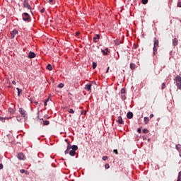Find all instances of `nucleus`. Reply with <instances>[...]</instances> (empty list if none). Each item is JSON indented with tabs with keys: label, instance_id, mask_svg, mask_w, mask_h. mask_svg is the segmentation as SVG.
<instances>
[{
	"label": "nucleus",
	"instance_id": "obj_1",
	"mask_svg": "<svg viewBox=\"0 0 181 181\" xmlns=\"http://www.w3.org/2000/svg\"><path fill=\"white\" fill-rule=\"evenodd\" d=\"M23 21L24 22H30V16H29V13H23L22 14Z\"/></svg>",
	"mask_w": 181,
	"mask_h": 181
},
{
	"label": "nucleus",
	"instance_id": "obj_2",
	"mask_svg": "<svg viewBox=\"0 0 181 181\" xmlns=\"http://www.w3.org/2000/svg\"><path fill=\"white\" fill-rule=\"evenodd\" d=\"M23 5V8H27V9H29L32 13V7H30L28 0H24Z\"/></svg>",
	"mask_w": 181,
	"mask_h": 181
},
{
	"label": "nucleus",
	"instance_id": "obj_3",
	"mask_svg": "<svg viewBox=\"0 0 181 181\" xmlns=\"http://www.w3.org/2000/svg\"><path fill=\"white\" fill-rule=\"evenodd\" d=\"M175 81H176V86L177 88L180 89L181 88V77L180 76H177L175 77Z\"/></svg>",
	"mask_w": 181,
	"mask_h": 181
},
{
	"label": "nucleus",
	"instance_id": "obj_4",
	"mask_svg": "<svg viewBox=\"0 0 181 181\" xmlns=\"http://www.w3.org/2000/svg\"><path fill=\"white\" fill-rule=\"evenodd\" d=\"M19 112L21 115L23 116V117L25 118V119H28V114H26V111L25 110H23V108H20L19 109Z\"/></svg>",
	"mask_w": 181,
	"mask_h": 181
},
{
	"label": "nucleus",
	"instance_id": "obj_5",
	"mask_svg": "<svg viewBox=\"0 0 181 181\" xmlns=\"http://www.w3.org/2000/svg\"><path fill=\"white\" fill-rule=\"evenodd\" d=\"M101 52L103 56H108V54H110V49H108V48H105V49H101Z\"/></svg>",
	"mask_w": 181,
	"mask_h": 181
},
{
	"label": "nucleus",
	"instance_id": "obj_6",
	"mask_svg": "<svg viewBox=\"0 0 181 181\" xmlns=\"http://www.w3.org/2000/svg\"><path fill=\"white\" fill-rule=\"evenodd\" d=\"M36 57V54L30 51L28 54V59H35Z\"/></svg>",
	"mask_w": 181,
	"mask_h": 181
},
{
	"label": "nucleus",
	"instance_id": "obj_7",
	"mask_svg": "<svg viewBox=\"0 0 181 181\" xmlns=\"http://www.w3.org/2000/svg\"><path fill=\"white\" fill-rule=\"evenodd\" d=\"M17 158L18 159H19V160H23V158H25V155H23V153H18L17 155Z\"/></svg>",
	"mask_w": 181,
	"mask_h": 181
},
{
	"label": "nucleus",
	"instance_id": "obj_8",
	"mask_svg": "<svg viewBox=\"0 0 181 181\" xmlns=\"http://www.w3.org/2000/svg\"><path fill=\"white\" fill-rule=\"evenodd\" d=\"M18 30L16 29H14L11 33V39H13V37H15V35H18Z\"/></svg>",
	"mask_w": 181,
	"mask_h": 181
},
{
	"label": "nucleus",
	"instance_id": "obj_9",
	"mask_svg": "<svg viewBox=\"0 0 181 181\" xmlns=\"http://www.w3.org/2000/svg\"><path fill=\"white\" fill-rule=\"evenodd\" d=\"M92 86H93V85L91 83L86 84L85 86V90H87V91H91V87Z\"/></svg>",
	"mask_w": 181,
	"mask_h": 181
},
{
	"label": "nucleus",
	"instance_id": "obj_10",
	"mask_svg": "<svg viewBox=\"0 0 181 181\" xmlns=\"http://www.w3.org/2000/svg\"><path fill=\"white\" fill-rule=\"evenodd\" d=\"M127 117L129 119H131L134 118V113H132V112H127Z\"/></svg>",
	"mask_w": 181,
	"mask_h": 181
},
{
	"label": "nucleus",
	"instance_id": "obj_11",
	"mask_svg": "<svg viewBox=\"0 0 181 181\" xmlns=\"http://www.w3.org/2000/svg\"><path fill=\"white\" fill-rule=\"evenodd\" d=\"M117 122H118V124H124V120L122 119V117L119 116L118 119L117 120Z\"/></svg>",
	"mask_w": 181,
	"mask_h": 181
},
{
	"label": "nucleus",
	"instance_id": "obj_12",
	"mask_svg": "<svg viewBox=\"0 0 181 181\" xmlns=\"http://www.w3.org/2000/svg\"><path fill=\"white\" fill-rule=\"evenodd\" d=\"M98 39H100V34H96L95 35V37H93V42L95 43H97V42H98V41H97V40H98Z\"/></svg>",
	"mask_w": 181,
	"mask_h": 181
},
{
	"label": "nucleus",
	"instance_id": "obj_13",
	"mask_svg": "<svg viewBox=\"0 0 181 181\" xmlns=\"http://www.w3.org/2000/svg\"><path fill=\"white\" fill-rule=\"evenodd\" d=\"M178 44H179V40H177V38H173V46H177Z\"/></svg>",
	"mask_w": 181,
	"mask_h": 181
},
{
	"label": "nucleus",
	"instance_id": "obj_14",
	"mask_svg": "<svg viewBox=\"0 0 181 181\" xmlns=\"http://www.w3.org/2000/svg\"><path fill=\"white\" fill-rule=\"evenodd\" d=\"M41 119L42 121L43 125H49V124H50V122H49V120H44L43 119Z\"/></svg>",
	"mask_w": 181,
	"mask_h": 181
},
{
	"label": "nucleus",
	"instance_id": "obj_15",
	"mask_svg": "<svg viewBox=\"0 0 181 181\" xmlns=\"http://www.w3.org/2000/svg\"><path fill=\"white\" fill-rule=\"evenodd\" d=\"M155 40H154V46L156 47H158V46H159V40H156V38H154Z\"/></svg>",
	"mask_w": 181,
	"mask_h": 181
},
{
	"label": "nucleus",
	"instance_id": "obj_16",
	"mask_svg": "<svg viewBox=\"0 0 181 181\" xmlns=\"http://www.w3.org/2000/svg\"><path fill=\"white\" fill-rule=\"evenodd\" d=\"M70 156H76V151L74 150H71L69 151Z\"/></svg>",
	"mask_w": 181,
	"mask_h": 181
},
{
	"label": "nucleus",
	"instance_id": "obj_17",
	"mask_svg": "<svg viewBox=\"0 0 181 181\" xmlns=\"http://www.w3.org/2000/svg\"><path fill=\"white\" fill-rule=\"evenodd\" d=\"M135 67H136V65L134 63L130 64V69L131 70H135Z\"/></svg>",
	"mask_w": 181,
	"mask_h": 181
},
{
	"label": "nucleus",
	"instance_id": "obj_18",
	"mask_svg": "<svg viewBox=\"0 0 181 181\" xmlns=\"http://www.w3.org/2000/svg\"><path fill=\"white\" fill-rule=\"evenodd\" d=\"M47 70H49V71H52L53 70V67L52 66V64H49L47 66Z\"/></svg>",
	"mask_w": 181,
	"mask_h": 181
},
{
	"label": "nucleus",
	"instance_id": "obj_19",
	"mask_svg": "<svg viewBox=\"0 0 181 181\" xmlns=\"http://www.w3.org/2000/svg\"><path fill=\"white\" fill-rule=\"evenodd\" d=\"M71 149H72V151H76L77 149H78V146H77V145H72L71 146Z\"/></svg>",
	"mask_w": 181,
	"mask_h": 181
},
{
	"label": "nucleus",
	"instance_id": "obj_20",
	"mask_svg": "<svg viewBox=\"0 0 181 181\" xmlns=\"http://www.w3.org/2000/svg\"><path fill=\"white\" fill-rule=\"evenodd\" d=\"M175 148H176L177 151H178V152H181V145L180 144H177L175 146Z\"/></svg>",
	"mask_w": 181,
	"mask_h": 181
},
{
	"label": "nucleus",
	"instance_id": "obj_21",
	"mask_svg": "<svg viewBox=\"0 0 181 181\" xmlns=\"http://www.w3.org/2000/svg\"><path fill=\"white\" fill-rule=\"evenodd\" d=\"M153 53L154 56H155V54H156V53H158V49L155 46H153Z\"/></svg>",
	"mask_w": 181,
	"mask_h": 181
},
{
	"label": "nucleus",
	"instance_id": "obj_22",
	"mask_svg": "<svg viewBox=\"0 0 181 181\" xmlns=\"http://www.w3.org/2000/svg\"><path fill=\"white\" fill-rule=\"evenodd\" d=\"M16 90L18 91V96L21 97V93H22V89H21L19 88H16Z\"/></svg>",
	"mask_w": 181,
	"mask_h": 181
},
{
	"label": "nucleus",
	"instance_id": "obj_23",
	"mask_svg": "<svg viewBox=\"0 0 181 181\" xmlns=\"http://www.w3.org/2000/svg\"><path fill=\"white\" fill-rule=\"evenodd\" d=\"M149 122V117H144V124H147Z\"/></svg>",
	"mask_w": 181,
	"mask_h": 181
},
{
	"label": "nucleus",
	"instance_id": "obj_24",
	"mask_svg": "<svg viewBox=\"0 0 181 181\" xmlns=\"http://www.w3.org/2000/svg\"><path fill=\"white\" fill-rule=\"evenodd\" d=\"M142 132L143 134H148L149 132V130H148V129H144Z\"/></svg>",
	"mask_w": 181,
	"mask_h": 181
},
{
	"label": "nucleus",
	"instance_id": "obj_25",
	"mask_svg": "<svg viewBox=\"0 0 181 181\" xmlns=\"http://www.w3.org/2000/svg\"><path fill=\"white\" fill-rule=\"evenodd\" d=\"M121 98H122V101H124V100H127V96H125V95L123 94L121 95Z\"/></svg>",
	"mask_w": 181,
	"mask_h": 181
},
{
	"label": "nucleus",
	"instance_id": "obj_26",
	"mask_svg": "<svg viewBox=\"0 0 181 181\" xmlns=\"http://www.w3.org/2000/svg\"><path fill=\"white\" fill-rule=\"evenodd\" d=\"M92 67H93V69H96V68H97V63L93 62Z\"/></svg>",
	"mask_w": 181,
	"mask_h": 181
},
{
	"label": "nucleus",
	"instance_id": "obj_27",
	"mask_svg": "<svg viewBox=\"0 0 181 181\" xmlns=\"http://www.w3.org/2000/svg\"><path fill=\"white\" fill-rule=\"evenodd\" d=\"M165 88H166V83H163L161 90H165Z\"/></svg>",
	"mask_w": 181,
	"mask_h": 181
},
{
	"label": "nucleus",
	"instance_id": "obj_28",
	"mask_svg": "<svg viewBox=\"0 0 181 181\" xmlns=\"http://www.w3.org/2000/svg\"><path fill=\"white\" fill-rule=\"evenodd\" d=\"M66 149H68V151H70V149H71V145H70V142H68V146L66 147Z\"/></svg>",
	"mask_w": 181,
	"mask_h": 181
},
{
	"label": "nucleus",
	"instance_id": "obj_29",
	"mask_svg": "<svg viewBox=\"0 0 181 181\" xmlns=\"http://www.w3.org/2000/svg\"><path fill=\"white\" fill-rule=\"evenodd\" d=\"M141 3L143 5H146V4H148V0H141Z\"/></svg>",
	"mask_w": 181,
	"mask_h": 181
},
{
	"label": "nucleus",
	"instance_id": "obj_30",
	"mask_svg": "<svg viewBox=\"0 0 181 181\" xmlns=\"http://www.w3.org/2000/svg\"><path fill=\"white\" fill-rule=\"evenodd\" d=\"M58 87L59 88H63V87H64V84L61 83L58 85Z\"/></svg>",
	"mask_w": 181,
	"mask_h": 181
},
{
	"label": "nucleus",
	"instance_id": "obj_31",
	"mask_svg": "<svg viewBox=\"0 0 181 181\" xmlns=\"http://www.w3.org/2000/svg\"><path fill=\"white\" fill-rule=\"evenodd\" d=\"M49 101V98H47L45 100V102H44V105H45V107H46L47 105V102Z\"/></svg>",
	"mask_w": 181,
	"mask_h": 181
},
{
	"label": "nucleus",
	"instance_id": "obj_32",
	"mask_svg": "<svg viewBox=\"0 0 181 181\" xmlns=\"http://www.w3.org/2000/svg\"><path fill=\"white\" fill-rule=\"evenodd\" d=\"M125 88H122V90H121V94L122 95H124V94H125Z\"/></svg>",
	"mask_w": 181,
	"mask_h": 181
},
{
	"label": "nucleus",
	"instance_id": "obj_33",
	"mask_svg": "<svg viewBox=\"0 0 181 181\" xmlns=\"http://www.w3.org/2000/svg\"><path fill=\"white\" fill-rule=\"evenodd\" d=\"M177 180L181 181V171L178 173Z\"/></svg>",
	"mask_w": 181,
	"mask_h": 181
},
{
	"label": "nucleus",
	"instance_id": "obj_34",
	"mask_svg": "<svg viewBox=\"0 0 181 181\" xmlns=\"http://www.w3.org/2000/svg\"><path fill=\"white\" fill-rule=\"evenodd\" d=\"M177 7L181 8V1L180 0H178V1H177Z\"/></svg>",
	"mask_w": 181,
	"mask_h": 181
},
{
	"label": "nucleus",
	"instance_id": "obj_35",
	"mask_svg": "<svg viewBox=\"0 0 181 181\" xmlns=\"http://www.w3.org/2000/svg\"><path fill=\"white\" fill-rule=\"evenodd\" d=\"M103 160H108V156H103Z\"/></svg>",
	"mask_w": 181,
	"mask_h": 181
},
{
	"label": "nucleus",
	"instance_id": "obj_36",
	"mask_svg": "<svg viewBox=\"0 0 181 181\" xmlns=\"http://www.w3.org/2000/svg\"><path fill=\"white\" fill-rule=\"evenodd\" d=\"M69 114H74V110L73 109H70L69 110Z\"/></svg>",
	"mask_w": 181,
	"mask_h": 181
},
{
	"label": "nucleus",
	"instance_id": "obj_37",
	"mask_svg": "<svg viewBox=\"0 0 181 181\" xmlns=\"http://www.w3.org/2000/svg\"><path fill=\"white\" fill-rule=\"evenodd\" d=\"M105 169H110V164L107 163L105 165Z\"/></svg>",
	"mask_w": 181,
	"mask_h": 181
},
{
	"label": "nucleus",
	"instance_id": "obj_38",
	"mask_svg": "<svg viewBox=\"0 0 181 181\" xmlns=\"http://www.w3.org/2000/svg\"><path fill=\"white\" fill-rule=\"evenodd\" d=\"M113 152H114V153H116V155H118V150L114 149Z\"/></svg>",
	"mask_w": 181,
	"mask_h": 181
},
{
	"label": "nucleus",
	"instance_id": "obj_39",
	"mask_svg": "<svg viewBox=\"0 0 181 181\" xmlns=\"http://www.w3.org/2000/svg\"><path fill=\"white\" fill-rule=\"evenodd\" d=\"M25 170H25V169H21V170H20V173H25Z\"/></svg>",
	"mask_w": 181,
	"mask_h": 181
},
{
	"label": "nucleus",
	"instance_id": "obj_40",
	"mask_svg": "<svg viewBox=\"0 0 181 181\" xmlns=\"http://www.w3.org/2000/svg\"><path fill=\"white\" fill-rule=\"evenodd\" d=\"M0 121L5 122V118L0 116Z\"/></svg>",
	"mask_w": 181,
	"mask_h": 181
},
{
	"label": "nucleus",
	"instance_id": "obj_41",
	"mask_svg": "<svg viewBox=\"0 0 181 181\" xmlns=\"http://www.w3.org/2000/svg\"><path fill=\"white\" fill-rule=\"evenodd\" d=\"M137 132H139V134H141V132H142V130L141 129V128L137 129Z\"/></svg>",
	"mask_w": 181,
	"mask_h": 181
},
{
	"label": "nucleus",
	"instance_id": "obj_42",
	"mask_svg": "<svg viewBox=\"0 0 181 181\" xmlns=\"http://www.w3.org/2000/svg\"><path fill=\"white\" fill-rule=\"evenodd\" d=\"M1 169H4V165L2 163H0V170Z\"/></svg>",
	"mask_w": 181,
	"mask_h": 181
},
{
	"label": "nucleus",
	"instance_id": "obj_43",
	"mask_svg": "<svg viewBox=\"0 0 181 181\" xmlns=\"http://www.w3.org/2000/svg\"><path fill=\"white\" fill-rule=\"evenodd\" d=\"M30 103H35V99L30 98Z\"/></svg>",
	"mask_w": 181,
	"mask_h": 181
},
{
	"label": "nucleus",
	"instance_id": "obj_44",
	"mask_svg": "<svg viewBox=\"0 0 181 181\" xmlns=\"http://www.w3.org/2000/svg\"><path fill=\"white\" fill-rule=\"evenodd\" d=\"M69 149H66L65 151H64V153H65V155H67V153H69Z\"/></svg>",
	"mask_w": 181,
	"mask_h": 181
},
{
	"label": "nucleus",
	"instance_id": "obj_45",
	"mask_svg": "<svg viewBox=\"0 0 181 181\" xmlns=\"http://www.w3.org/2000/svg\"><path fill=\"white\" fill-rule=\"evenodd\" d=\"M78 35H80V33H78V32H76V33H75V36H78Z\"/></svg>",
	"mask_w": 181,
	"mask_h": 181
},
{
	"label": "nucleus",
	"instance_id": "obj_46",
	"mask_svg": "<svg viewBox=\"0 0 181 181\" xmlns=\"http://www.w3.org/2000/svg\"><path fill=\"white\" fill-rule=\"evenodd\" d=\"M12 84H13L14 86H16V81H12Z\"/></svg>",
	"mask_w": 181,
	"mask_h": 181
},
{
	"label": "nucleus",
	"instance_id": "obj_47",
	"mask_svg": "<svg viewBox=\"0 0 181 181\" xmlns=\"http://www.w3.org/2000/svg\"><path fill=\"white\" fill-rule=\"evenodd\" d=\"M143 139H144V141H146V136H143Z\"/></svg>",
	"mask_w": 181,
	"mask_h": 181
},
{
	"label": "nucleus",
	"instance_id": "obj_48",
	"mask_svg": "<svg viewBox=\"0 0 181 181\" xmlns=\"http://www.w3.org/2000/svg\"><path fill=\"white\" fill-rule=\"evenodd\" d=\"M41 13H43L45 12V8H43L41 11H40Z\"/></svg>",
	"mask_w": 181,
	"mask_h": 181
},
{
	"label": "nucleus",
	"instance_id": "obj_49",
	"mask_svg": "<svg viewBox=\"0 0 181 181\" xmlns=\"http://www.w3.org/2000/svg\"><path fill=\"white\" fill-rule=\"evenodd\" d=\"M134 49H138V45H134Z\"/></svg>",
	"mask_w": 181,
	"mask_h": 181
},
{
	"label": "nucleus",
	"instance_id": "obj_50",
	"mask_svg": "<svg viewBox=\"0 0 181 181\" xmlns=\"http://www.w3.org/2000/svg\"><path fill=\"white\" fill-rule=\"evenodd\" d=\"M108 71H110V66L107 67L105 73H108Z\"/></svg>",
	"mask_w": 181,
	"mask_h": 181
},
{
	"label": "nucleus",
	"instance_id": "obj_51",
	"mask_svg": "<svg viewBox=\"0 0 181 181\" xmlns=\"http://www.w3.org/2000/svg\"><path fill=\"white\" fill-rule=\"evenodd\" d=\"M24 173H25V175H29V172L28 170H25Z\"/></svg>",
	"mask_w": 181,
	"mask_h": 181
},
{
	"label": "nucleus",
	"instance_id": "obj_52",
	"mask_svg": "<svg viewBox=\"0 0 181 181\" xmlns=\"http://www.w3.org/2000/svg\"><path fill=\"white\" fill-rule=\"evenodd\" d=\"M153 117V114H151L150 115V118L152 119Z\"/></svg>",
	"mask_w": 181,
	"mask_h": 181
},
{
	"label": "nucleus",
	"instance_id": "obj_53",
	"mask_svg": "<svg viewBox=\"0 0 181 181\" xmlns=\"http://www.w3.org/2000/svg\"><path fill=\"white\" fill-rule=\"evenodd\" d=\"M34 103L35 105H37V104H38L37 101H35Z\"/></svg>",
	"mask_w": 181,
	"mask_h": 181
},
{
	"label": "nucleus",
	"instance_id": "obj_54",
	"mask_svg": "<svg viewBox=\"0 0 181 181\" xmlns=\"http://www.w3.org/2000/svg\"><path fill=\"white\" fill-rule=\"evenodd\" d=\"M65 142H67V144H69V139H65Z\"/></svg>",
	"mask_w": 181,
	"mask_h": 181
},
{
	"label": "nucleus",
	"instance_id": "obj_55",
	"mask_svg": "<svg viewBox=\"0 0 181 181\" xmlns=\"http://www.w3.org/2000/svg\"><path fill=\"white\" fill-rule=\"evenodd\" d=\"M17 121H18V122L21 121V117H18Z\"/></svg>",
	"mask_w": 181,
	"mask_h": 181
},
{
	"label": "nucleus",
	"instance_id": "obj_56",
	"mask_svg": "<svg viewBox=\"0 0 181 181\" xmlns=\"http://www.w3.org/2000/svg\"><path fill=\"white\" fill-rule=\"evenodd\" d=\"M179 153H180V158H181V151H179Z\"/></svg>",
	"mask_w": 181,
	"mask_h": 181
},
{
	"label": "nucleus",
	"instance_id": "obj_57",
	"mask_svg": "<svg viewBox=\"0 0 181 181\" xmlns=\"http://www.w3.org/2000/svg\"><path fill=\"white\" fill-rule=\"evenodd\" d=\"M54 0H49V2H53Z\"/></svg>",
	"mask_w": 181,
	"mask_h": 181
},
{
	"label": "nucleus",
	"instance_id": "obj_58",
	"mask_svg": "<svg viewBox=\"0 0 181 181\" xmlns=\"http://www.w3.org/2000/svg\"><path fill=\"white\" fill-rule=\"evenodd\" d=\"M81 115H83V111L81 112Z\"/></svg>",
	"mask_w": 181,
	"mask_h": 181
},
{
	"label": "nucleus",
	"instance_id": "obj_59",
	"mask_svg": "<svg viewBox=\"0 0 181 181\" xmlns=\"http://www.w3.org/2000/svg\"><path fill=\"white\" fill-rule=\"evenodd\" d=\"M148 141H150V139H148Z\"/></svg>",
	"mask_w": 181,
	"mask_h": 181
}]
</instances>
